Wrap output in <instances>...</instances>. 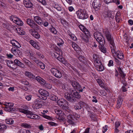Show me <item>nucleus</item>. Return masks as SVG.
I'll return each instance as SVG.
<instances>
[{
    "instance_id": "1",
    "label": "nucleus",
    "mask_w": 133,
    "mask_h": 133,
    "mask_svg": "<svg viewBox=\"0 0 133 133\" xmlns=\"http://www.w3.org/2000/svg\"><path fill=\"white\" fill-rule=\"evenodd\" d=\"M21 108L17 109L18 111L26 115L28 117L33 119H39L40 117L38 115L33 114V112L28 110V107L26 105H23Z\"/></svg>"
},
{
    "instance_id": "2",
    "label": "nucleus",
    "mask_w": 133,
    "mask_h": 133,
    "mask_svg": "<svg viewBox=\"0 0 133 133\" xmlns=\"http://www.w3.org/2000/svg\"><path fill=\"white\" fill-rule=\"evenodd\" d=\"M103 32L107 41L110 44V48H112V50L113 51L114 48H115V44L113 37L111 36L108 29H104Z\"/></svg>"
},
{
    "instance_id": "3",
    "label": "nucleus",
    "mask_w": 133,
    "mask_h": 133,
    "mask_svg": "<svg viewBox=\"0 0 133 133\" xmlns=\"http://www.w3.org/2000/svg\"><path fill=\"white\" fill-rule=\"evenodd\" d=\"M78 18L81 19L87 18L88 15L86 11L84 9H80L76 12Z\"/></svg>"
},
{
    "instance_id": "4",
    "label": "nucleus",
    "mask_w": 133,
    "mask_h": 133,
    "mask_svg": "<svg viewBox=\"0 0 133 133\" xmlns=\"http://www.w3.org/2000/svg\"><path fill=\"white\" fill-rule=\"evenodd\" d=\"M110 49L111 53L114 55L117 56V57L120 59H122L124 58V55L122 51H116V48L115 46V48H114L113 49V51L112 50V48H110Z\"/></svg>"
},
{
    "instance_id": "5",
    "label": "nucleus",
    "mask_w": 133,
    "mask_h": 133,
    "mask_svg": "<svg viewBox=\"0 0 133 133\" xmlns=\"http://www.w3.org/2000/svg\"><path fill=\"white\" fill-rule=\"evenodd\" d=\"M39 98L35 99L34 101L35 107L37 109L41 108L45 105V102Z\"/></svg>"
},
{
    "instance_id": "6",
    "label": "nucleus",
    "mask_w": 133,
    "mask_h": 133,
    "mask_svg": "<svg viewBox=\"0 0 133 133\" xmlns=\"http://www.w3.org/2000/svg\"><path fill=\"white\" fill-rule=\"evenodd\" d=\"M26 22L32 28L36 30H37L39 29V26L33 20L30 18H28L26 20Z\"/></svg>"
},
{
    "instance_id": "7",
    "label": "nucleus",
    "mask_w": 133,
    "mask_h": 133,
    "mask_svg": "<svg viewBox=\"0 0 133 133\" xmlns=\"http://www.w3.org/2000/svg\"><path fill=\"white\" fill-rule=\"evenodd\" d=\"M65 98L68 101L71 103L75 102L76 101V99L73 96L72 93H66L64 95Z\"/></svg>"
},
{
    "instance_id": "8",
    "label": "nucleus",
    "mask_w": 133,
    "mask_h": 133,
    "mask_svg": "<svg viewBox=\"0 0 133 133\" xmlns=\"http://www.w3.org/2000/svg\"><path fill=\"white\" fill-rule=\"evenodd\" d=\"M51 71L52 74L57 78H60L62 76V74L61 72L58 69L53 68L51 69Z\"/></svg>"
},
{
    "instance_id": "9",
    "label": "nucleus",
    "mask_w": 133,
    "mask_h": 133,
    "mask_svg": "<svg viewBox=\"0 0 133 133\" xmlns=\"http://www.w3.org/2000/svg\"><path fill=\"white\" fill-rule=\"evenodd\" d=\"M38 92L42 95V99L44 100L46 99L47 98L46 97L48 96L49 95V94L48 91L42 89L39 90L38 91Z\"/></svg>"
},
{
    "instance_id": "10",
    "label": "nucleus",
    "mask_w": 133,
    "mask_h": 133,
    "mask_svg": "<svg viewBox=\"0 0 133 133\" xmlns=\"http://www.w3.org/2000/svg\"><path fill=\"white\" fill-rule=\"evenodd\" d=\"M118 70L119 72L120 75L121 77L122 78L123 80L121 81L122 83L125 86L127 85V83L125 80V75L124 73L123 72L122 70V69L121 68L119 67L118 68Z\"/></svg>"
},
{
    "instance_id": "11",
    "label": "nucleus",
    "mask_w": 133,
    "mask_h": 133,
    "mask_svg": "<svg viewBox=\"0 0 133 133\" xmlns=\"http://www.w3.org/2000/svg\"><path fill=\"white\" fill-rule=\"evenodd\" d=\"M23 3L27 8H31L32 6V4L30 0H23Z\"/></svg>"
},
{
    "instance_id": "12",
    "label": "nucleus",
    "mask_w": 133,
    "mask_h": 133,
    "mask_svg": "<svg viewBox=\"0 0 133 133\" xmlns=\"http://www.w3.org/2000/svg\"><path fill=\"white\" fill-rule=\"evenodd\" d=\"M34 19L38 24L42 26V20L39 16H35L34 17Z\"/></svg>"
},
{
    "instance_id": "13",
    "label": "nucleus",
    "mask_w": 133,
    "mask_h": 133,
    "mask_svg": "<svg viewBox=\"0 0 133 133\" xmlns=\"http://www.w3.org/2000/svg\"><path fill=\"white\" fill-rule=\"evenodd\" d=\"M25 74L26 76L28 77L29 78L32 79H35V76L32 73L29 71H26L25 72Z\"/></svg>"
},
{
    "instance_id": "14",
    "label": "nucleus",
    "mask_w": 133,
    "mask_h": 133,
    "mask_svg": "<svg viewBox=\"0 0 133 133\" xmlns=\"http://www.w3.org/2000/svg\"><path fill=\"white\" fill-rule=\"evenodd\" d=\"M79 27L81 30L83 31L85 34H87L89 35V31L87 28L84 26L82 25H80L79 26Z\"/></svg>"
},
{
    "instance_id": "15",
    "label": "nucleus",
    "mask_w": 133,
    "mask_h": 133,
    "mask_svg": "<svg viewBox=\"0 0 133 133\" xmlns=\"http://www.w3.org/2000/svg\"><path fill=\"white\" fill-rule=\"evenodd\" d=\"M97 41L98 42L99 44L103 45L105 43V42L104 40V38L102 35L101 37H100L96 39Z\"/></svg>"
},
{
    "instance_id": "16",
    "label": "nucleus",
    "mask_w": 133,
    "mask_h": 133,
    "mask_svg": "<svg viewBox=\"0 0 133 133\" xmlns=\"http://www.w3.org/2000/svg\"><path fill=\"white\" fill-rule=\"evenodd\" d=\"M87 34H85V35H83L82 36V41L85 43H88L89 41L88 37L90 36V32H89V35Z\"/></svg>"
},
{
    "instance_id": "17",
    "label": "nucleus",
    "mask_w": 133,
    "mask_h": 133,
    "mask_svg": "<svg viewBox=\"0 0 133 133\" xmlns=\"http://www.w3.org/2000/svg\"><path fill=\"white\" fill-rule=\"evenodd\" d=\"M123 101V99L122 98L119 97L118 98L116 105V107L117 108L119 109L121 107Z\"/></svg>"
},
{
    "instance_id": "18",
    "label": "nucleus",
    "mask_w": 133,
    "mask_h": 133,
    "mask_svg": "<svg viewBox=\"0 0 133 133\" xmlns=\"http://www.w3.org/2000/svg\"><path fill=\"white\" fill-rule=\"evenodd\" d=\"M53 7L57 10L60 11L62 10L61 5L56 3H54L52 6Z\"/></svg>"
},
{
    "instance_id": "19",
    "label": "nucleus",
    "mask_w": 133,
    "mask_h": 133,
    "mask_svg": "<svg viewBox=\"0 0 133 133\" xmlns=\"http://www.w3.org/2000/svg\"><path fill=\"white\" fill-rule=\"evenodd\" d=\"M49 30L51 33L54 35H56L57 34V30L52 25H51L49 29Z\"/></svg>"
},
{
    "instance_id": "20",
    "label": "nucleus",
    "mask_w": 133,
    "mask_h": 133,
    "mask_svg": "<svg viewBox=\"0 0 133 133\" xmlns=\"http://www.w3.org/2000/svg\"><path fill=\"white\" fill-rule=\"evenodd\" d=\"M121 14L119 11H118L116 13L115 16V19L116 22L117 23L120 22Z\"/></svg>"
},
{
    "instance_id": "21",
    "label": "nucleus",
    "mask_w": 133,
    "mask_h": 133,
    "mask_svg": "<svg viewBox=\"0 0 133 133\" xmlns=\"http://www.w3.org/2000/svg\"><path fill=\"white\" fill-rule=\"evenodd\" d=\"M72 46L75 51H77L79 50V47L78 45L76 43L72 42Z\"/></svg>"
},
{
    "instance_id": "22",
    "label": "nucleus",
    "mask_w": 133,
    "mask_h": 133,
    "mask_svg": "<svg viewBox=\"0 0 133 133\" xmlns=\"http://www.w3.org/2000/svg\"><path fill=\"white\" fill-rule=\"evenodd\" d=\"M30 44L35 48L38 49L39 46L33 40H31L30 41Z\"/></svg>"
},
{
    "instance_id": "23",
    "label": "nucleus",
    "mask_w": 133,
    "mask_h": 133,
    "mask_svg": "<svg viewBox=\"0 0 133 133\" xmlns=\"http://www.w3.org/2000/svg\"><path fill=\"white\" fill-rule=\"evenodd\" d=\"M72 95L74 96L75 98L79 99L81 97V96L76 91H73Z\"/></svg>"
},
{
    "instance_id": "24",
    "label": "nucleus",
    "mask_w": 133,
    "mask_h": 133,
    "mask_svg": "<svg viewBox=\"0 0 133 133\" xmlns=\"http://www.w3.org/2000/svg\"><path fill=\"white\" fill-rule=\"evenodd\" d=\"M104 44H99V48L101 52L103 53H105L107 52V50L104 47Z\"/></svg>"
},
{
    "instance_id": "25",
    "label": "nucleus",
    "mask_w": 133,
    "mask_h": 133,
    "mask_svg": "<svg viewBox=\"0 0 133 133\" xmlns=\"http://www.w3.org/2000/svg\"><path fill=\"white\" fill-rule=\"evenodd\" d=\"M92 5L93 7L95 10H98L99 9V7L100 6V4H97V3L95 1H94L93 2L92 4Z\"/></svg>"
},
{
    "instance_id": "26",
    "label": "nucleus",
    "mask_w": 133,
    "mask_h": 133,
    "mask_svg": "<svg viewBox=\"0 0 133 133\" xmlns=\"http://www.w3.org/2000/svg\"><path fill=\"white\" fill-rule=\"evenodd\" d=\"M18 30L17 29V33L18 34L21 35H23L24 34L25 32L22 30V28L21 27H18Z\"/></svg>"
},
{
    "instance_id": "27",
    "label": "nucleus",
    "mask_w": 133,
    "mask_h": 133,
    "mask_svg": "<svg viewBox=\"0 0 133 133\" xmlns=\"http://www.w3.org/2000/svg\"><path fill=\"white\" fill-rule=\"evenodd\" d=\"M97 81L100 86L101 87L105 89V87L103 82L101 79H98L97 80Z\"/></svg>"
},
{
    "instance_id": "28",
    "label": "nucleus",
    "mask_w": 133,
    "mask_h": 133,
    "mask_svg": "<svg viewBox=\"0 0 133 133\" xmlns=\"http://www.w3.org/2000/svg\"><path fill=\"white\" fill-rule=\"evenodd\" d=\"M94 35L95 38L96 39L100 37H101L102 35L101 33L98 32H96L94 33Z\"/></svg>"
},
{
    "instance_id": "29",
    "label": "nucleus",
    "mask_w": 133,
    "mask_h": 133,
    "mask_svg": "<svg viewBox=\"0 0 133 133\" xmlns=\"http://www.w3.org/2000/svg\"><path fill=\"white\" fill-rule=\"evenodd\" d=\"M36 39H38L40 37V35L36 32H33L31 34Z\"/></svg>"
},
{
    "instance_id": "30",
    "label": "nucleus",
    "mask_w": 133,
    "mask_h": 133,
    "mask_svg": "<svg viewBox=\"0 0 133 133\" xmlns=\"http://www.w3.org/2000/svg\"><path fill=\"white\" fill-rule=\"evenodd\" d=\"M37 66L41 68L42 69H44L45 68V65L42 62L39 61V62L37 63Z\"/></svg>"
},
{
    "instance_id": "31",
    "label": "nucleus",
    "mask_w": 133,
    "mask_h": 133,
    "mask_svg": "<svg viewBox=\"0 0 133 133\" xmlns=\"http://www.w3.org/2000/svg\"><path fill=\"white\" fill-rule=\"evenodd\" d=\"M50 98L51 100L55 101L58 99V97L54 95H51L50 96Z\"/></svg>"
},
{
    "instance_id": "32",
    "label": "nucleus",
    "mask_w": 133,
    "mask_h": 133,
    "mask_svg": "<svg viewBox=\"0 0 133 133\" xmlns=\"http://www.w3.org/2000/svg\"><path fill=\"white\" fill-rule=\"evenodd\" d=\"M7 128V127L4 124L0 123V129L1 131H4Z\"/></svg>"
},
{
    "instance_id": "33",
    "label": "nucleus",
    "mask_w": 133,
    "mask_h": 133,
    "mask_svg": "<svg viewBox=\"0 0 133 133\" xmlns=\"http://www.w3.org/2000/svg\"><path fill=\"white\" fill-rule=\"evenodd\" d=\"M22 126L25 128H30L31 126L29 124L23 123L22 124Z\"/></svg>"
},
{
    "instance_id": "34",
    "label": "nucleus",
    "mask_w": 133,
    "mask_h": 133,
    "mask_svg": "<svg viewBox=\"0 0 133 133\" xmlns=\"http://www.w3.org/2000/svg\"><path fill=\"white\" fill-rule=\"evenodd\" d=\"M112 12L111 11H108L107 12V16L108 18H112L114 17V15H112Z\"/></svg>"
},
{
    "instance_id": "35",
    "label": "nucleus",
    "mask_w": 133,
    "mask_h": 133,
    "mask_svg": "<svg viewBox=\"0 0 133 133\" xmlns=\"http://www.w3.org/2000/svg\"><path fill=\"white\" fill-rule=\"evenodd\" d=\"M5 122L7 124H13L14 121L12 119L10 118L6 119Z\"/></svg>"
},
{
    "instance_id": "36",
    "label": "nucleus",
    "mask_w": 133,
    "mask_h": 133,
    "mask_svg": "<svg viewBox=\"0 0 133 133\" xmlns=\"http://www.w3.org/2000/svg\"><path fill=\"white\" fill-rule=\"evenodd\" d=\"M35 79L38 82L41 83H42V82L44 83V81L43 79L39 76H37L36 77H35Z\"/></svg>"
},
{
    "instance_id": "37",
    "label": "nucleus",
    "mask_w": 133,
    "mask_h": 133,
    "mask_svg": "<svg viewBox=\"0 0 133 133\" xmlns=\"http://www.w3.org/2000/svg\"><path fill=\"white\" fill-rule=\"evenodd\" d=\"M97 70L99 71H102L104 69V68L102 65L96 67Z\"/></svg>"
},
{
    "instance_id": "38",
    "label": "nucleus",
    "mask_w": 133,
    "mask_h": 133,
    "mask_svg": "<svg viewBox=\"0 0 133 133\" xmlns=\"http://www.w3.org/2000/svg\"><path fill=\"white\" fill-rule=\"evenodd\" d=\"M23 24V23L22 20L17 17V25L19 26H22Z\"/></svg>"
},
{
    "instance_id": "39",
    "label": "nucleus",
    "mask_w": 133,
    "mask_h": 133,
    "mask_svg": "<svg viewBox=\"0 0 133 133\" xmlns=\"http://www.w3.org/2000/svg\"><path fill=\"white\" fill-rule=\"evenodd\" d=\"M14 63H13V64L11 65L10 68H12L14 69H16V66H17V59H15L14 61Z\"/></svg>"
},
{
    "instance_id": "40",
    "label": "nucleus",
    "mask_w": 133,
    "mask_h": 133,
    "mask_svg": "<svg viewBox=\"0 0 133 133\" xmlns=\"http://www.w3.org/2000/svg\"><path fill=\"white\" fill-rule=\"evenodd\" d=\"M93 58L94 60V62L99 60V57L98 56L95 54L93 55Z\"/></svg>"
},
{
    "instance_id": "41",
    "label": "nucleus",
    "mask_w": 133,
    "mask_h": 133,
    "mask_svg": "<svg viewBox=\"0 0 133 133\" xmlns=\"http://www.w3.org/2000/svg\"><path fill=\"white\" fill-rule=\"evenodd\" d=\"M75 117L72 114H69L68 115L67 119H70L71 120H75Z\"/></svg>"
},
{
    "instance_id": "42",
    "label": "nucleus",
    "mask_w": 133,
    "mask_h": 133,
    "mask_svg": "<svg viewBox=\"0 0 133 133\" xmlns=\"http://www.w3.org/2000/svg\"><path fill=\"white\" fill-rule=\"evenodd\" d=\"M66 121L69 124H71L72 125H75V120H71L70 119H67Z\"/></svg>"
},
{
    "instance_id": "43",
    "label": "nucleus",
    "mask_w": 133,
    "mask_h": 133,
    "mask_svg": "<svg viewBox=\"0 0 133 133\" xmlns=\"http://www.w3.org/2000/svg\"><path fill=\"white\" fill-rule=\"evenodd\" d=\"M6 63L7 65L9 67H10L11 66V65H12L13 64V62L12 61L7 60L6 61Z\"/></svg>"
},
{
    "instance_id": "44",
    "label": "nucleus",
    "mask_w": 133,
    "mask_h": 133,
    "mask_svg": "<svg viewBox=\"0 0 133 133\" xmlns=\"http://www.w3.org/2000/svg\"><path fill=\"white\" fill-rule=\"evenodd\" d=\"M17 66L21 67L23 68L24 67V65L19 61L17 59Z\"/></svg>"
},
{
    "instance_id": "45",
    "label": "nucleus",
    "mask_w": 133,
    "mask_h": 133,
    "mask_svg": "<svg viewBox=\"0 0 133 133\" xmlns=\"http://www.w3.org/2000/svg\"><path fill=\"white\" fill-rule=\"evenodd\" d=\"M63 100H64L63 99H60L57 101V104L59 106L62 107V104H63L62 103H63Z\"/></svg>"
},
{
    "instance_id": "46",
    "label": "nucleus",
    "mask_w": 133,
    "mask_h": 133,
    "mask_svg": "<svg viewBox=\"0 0 133 133\" xmlns=\"http://www.w3.org/2000/svg\"><path fill=\"white\" fill-rule=\"evenodd\" d=\"M94 63L96 66V67L98 66V65L99 66L102 65L101 62L99 60L94 62Z\"/></svg>"
},
{
    "instance_id": "47",
    "label": "nucleus",
    "mask_w": 133,
    "mask_h": 133,
    "mask_svg": "<svg viewBox=\"0 0 133 133\" xmlns=\"http://www.w3.org/2000/svg\"><path fill=\"white\" fill-rule=\"evenodd\" d=\"M3 104L5 106L9 107H12L13 105V104L11 103H5L4 104Z\"/></svg>"
},
{
    "instance_id": "48",
    "label": "nucleus",
    "mask_w": 133,
    "mask_h": 133,
    "mask_svg": "<svg viewBox=\"0 0 133 133\" xmlns=\"http://www.w3.org/2000/svg\"><path fill=\"white\" fill-rule=\"evenodd\" d=\"M17 48L15 47H13L11 49V52L15 55L16 54Z\"/></svg>"
},
{
    "instance_id": "49",
    "label": "nucleus",
    "mask_w": 133,
    "mask_h": 133,
    "mask_svg": "<svg viewBox=\"0 0 133 133\" xmlns=\"http://www.w3.org/2000/svg\"><path fill=\"white\" fill-rule=\"evenodd\" d=\"M77 85L78 86L76 89H77L78 90H79L80 92H82L83 91V89H82L81 88V86L78 83Z\"/></svg>"
},
{
    "instance_id": "50",
    "label": "nucleus",
    "mask_w": 133,
    "mask_h": 133,
    "mask_svg": "<svg viewBox=\"0 0 133 133\" xmlns=\"http://www.w3.org/2000/svg\"><path fill=\"white\" fill-rule=\"evenodd\" d=\"M42 26L43 25L45 27H46L49 25V23L48 22L42 21Z\"/></svg>"
},
{
    "instance_id": "51",
    "label": "nucleus",
    "mask_w": 133,
    "mask_h": 133,
    "mask_svg": "<svg viewBox=\"0 0 133 133\" xmlns=\"http://www.w3.org/2000/svg\"><path fill=\"white\" fill-rule=\"evenodd\" d=\"M4 110L5 111H8V112H11V107L5 106V107H4Z\"/></svg>"
},
{
    "instance_id": "52",
    "label": "nucleus",
    "mask_w": 133,
    "mask_h": 133,
    "mask_svg": "<svg viewBox=\"0 0 133 133\" xmlns=\"http://www.w3.org/2000/svg\"><path fill=\"white\" fill-rule=\"evenodd\" d=\"M108 65L109 67L113 66V61L111 60H109L108 64Z\"/></svg>"
},
{
    "instance_id": "53",
    "label": "nucleus",
    "mask_w": 133,
    "mask_h": 133,
    "mask_svg": "<svg viewBox=\"0 0 133 133\" xmlns=\"http://www.w3.org/2000/svg\"><path fill=\"white\" fill-rule=\"evenodd\" d=\"M31 59L34 62H35L37 64L39 61L38 59L35 57H31Z\"/></svg>"
},
{
    "instance_id": "54",
    "label": "nucleus",
    "mask_w": 133,
    "mask_h": 133,
    "mask_svg": "<svg viewBox=\"0 0 133 133\" xmlns=\"http://www.w3.org/2000/svg\"><path fill=\"white\" fill-rule=\"evenodd\" d=\"M22 49L21 48H20L19 49L17 48V54L18 56H19L22 54L21 51Z\"/></svg>"
},
{
    "instance_id": "55",
    "label": "nucleus",
    "mask_w": 133,
    "mask_h": 133,
    "mask_svg": "<svg viewBox=\"0 0 133 133\" xmlns=\"http://www.w3.org/2000/svg\"><path fill=\"white\" fill-rule=\"evenodd\" d=\"M108 126L107 125L103 127L102 132L103 133H104L106 131H107L108 130L107 129Z\"/></svg>"
},
{
    "instance_id": "56",
    "label": "nucleus",
    "mask_w": 133,
    "mask_h": 133,
    "mask_svg": "<svg viewBox=\"0 0 133 133\" xmlns=\"http://www.w3.org/2000/svg\"><path fill=\"white\" fill-rule=\"evenodd\" d=\"M48 124L51 126H56L57 124L52 122H48Z\"/></svg>"
},
{
    "instance_id": "57",
    "label": "nucleus",
    "mask_w": 133,
    "mask_h": 133,
    "mask_svg": "<svg viewBox=\"0 0 133 133\" xmlns=\"http://www.w3.org/2000/svg\"><path fill=\"white\" fill-rule=\"evenodd\" d=\"M38 1H39L43 5H46V2L45 0H37Z\"/></svg>"
},
{
    "instance_id": "58",
    "label": "nucleus",
    "mask_w": 133,
    "mask_h": 133,
    "mask_svg": "<svg viewBox=\"0 0 133 133\" xmlns=\"http://www.w3.org/2000/svg\"><path fill=\"white\" fill-rule=\"evenodd\" d=\"M21 82L23 84L26 85H28L29 84V82L25 80H23Z\"/></svg>"
},
{
    "instance_id": "59",
    "label": "nucleus",
    "mask_w": 133,
    "mask_h": 133,
    "mask_svg": "<svg viewBox=\"0 0 133 133\" xmlns=\"http://www.w3.org/2000/svg\"><path fill=\"white\" fill-rule=\"evenodd\" d=\"M74 108L76 110H77L80 109L81 108V105H77L75 106Z\"/></svg>"
},
{
    "instance_id": "60",
    "label": "nucleus",
    "mask_w": 133,
    "mask_h": 133,
    "mask_svg": "<svg viewBox=\"0 0 133 133\" xmlns=\"http://www.w3.org/2000/svg\"><path fill=\"white\" fill-rule=\"evenodd\" d=\"M120 123L118 121H117L115 122V128H118L120 126Z\"/></svg>"
},
{
    "instance_id": "61",
    "label": "nucleus",
    "mask_w": 133,
    "mask_h": 133,
    "mask_svg": "<svg viewBox=\"0 0 133 133\" xmlns=\"http://www.w3.org/2000/svg\"><path fill=\"white\" fill-rule=\"evenodd\" d=\"M79 60L81 62H83L84 60V57L82 56H80L78 57Z\"/></svg>"
},
{
    "instance_id": "62",
    "label": "nucleus",
    "mask_w": 133,
    "mask_h": 133,
    "mask_svg": "<svg viewBox=\"0 0 133 133\" xmlns=\"http://www.w3.org/2000/svg\"><path fill=\"white\" fill-rule=\"evenodd\" d=\"M25 63L29 66H31L33 65L32 63L30 62L29 60H28V61L26 62Z\"/></svg>"
},
{
    "instance_id": "63",
    "label": "nucleus",
    "mask_w": 133,
    "mask_h": 133,
    "mask_svg": "<svg viewBox=\"0 0 133 133\" xmlns=\"http://www.w3.org/2000/svg\"><path fill=\"white\" fill-rule=\"evenodd\" d=\"M55 112L56 113L57 115L59 114H61L62 111L61 110L59 109H56L55 110Z\"/></svg>"
},
{
    "instance_id": "64",
    "label": "nucleus",
    "mask_w": 133,
    "mask_h": 133,
    "mask_svg": "<svg viewBox=\"0 0 133 133\" xmlns=\"http://www.w3.org/2000/svg\"><path fill=\"white\" fill-rule=\"evenodd\" d=\"M32 96L31 95L27 96L25 97V99L28 101H29L31 100V98Z\"/></svg>"
}]
</instances>
